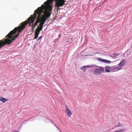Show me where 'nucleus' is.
Instances as JSON below:
<instances>
[{
    "instance_id": "1",
    "label": "nucleus",
    "mask_w": 132,
    "mask_h": 132,
    "mask_svg": "<svg viewBox=\"0 0 132 132\" xmlns=\"http://www.w3.org/2000/svg\"><path fill=\"white\" fill-rule=\"evenodd\" d=\"M35 19V17L33 19L32 16H30L28 18V20L22 22L20 24L21 26L19 25L18 27L15 28L10 31L5 38L0 40V49L4 46L10 45L12 43V41L19 36L20 33L25 28L27 24L29 23V26L32 27V30H33L36 27L33 25Z\"/></svg>"
},
{
    "instance_id": "2",
    "label": "nucleus",
    "mask_w": 132,
    "mask_h": 132,
    "mask_svg": "<svg viewBox=\"0 0 132 132\" xmlns=\"http://www.w3.org/2000/svg\"><path fill=\"white\" fill-rule=\"evenodd\" d=\"M47 8L44 4H42L40 7H38L35 11L33 15H31L30 16H32L33 19L35 17V19L37 15L38 14L37 20L34 25L35 26H36L39 22V25L42 23L43 25L46 21L50 17L51 13L50 11H47Z\"/></svg>"
},
{
    "instance_id": "3",
    "label": "nucleus",
    "mask_w": 132,
    "mask_h": 132,
    "mask_svg": "<svg viewBox=\"0 0 132 132\" xmlns=\"http://www.w3.org/2000/svg\"><path fill=\"white\" fill-rule=\"evenodd\" d=\"M53 1H55V6L57 7L56 11L57 12H58V10L61 9L59 8L60 7H62L65 5V2H66L65 0H47L46 2H45L44 5L47 8V11H50L51 14L52 6L50 5V3H52Z\"/></svg>"
},
{
    "instance_id": "4",
    "label": "nucleus",
    "mask_w": 132,
    "mask_h": 132,
    "mask_svg": "<svg viewBox=\"0 0 132 132\" xmlns=\"http://www.w3.org/2000/svg\"><path fill=\"white\" fill-rule=\"evenodd\" d=\"M104 72V69L103 67L96 66L94 68L93 73L95 75H99Z\"/></svg>"
},
{
    "instance_id": "5",
    "label": "nucleus",
    "mask_w": 132,
    "mask_h": 132,
    "mask_svg": "<svg viewBox=\"0 0 132 132\" xmlns=\"http://www.w3.org/2000/svg\"><path fill=\"white\" fill-rule=\"evenodd\" d=\"M39 26H38L35 30V32L39 34L40 31H41L43 29V24L41 23Z\"/></svg>"
},
{
    "instance_id": "6",
    "label": "nucleus",
    "mask_w": 132,
    "mask_h": 132,
    "mask_svg": "<svg viewBox=\"0 0 132 132\" xmlns=\"http://www.w3.org/2000/svg\"><path fill=\"white\" fill-rule=\"evenodd\" d=\"M65 112L67 113L68 117H70L72 114V113L71 111L68 108L67 105L66 106Z\"/></svg>"
},
{
    "instance_id": "7",
    "label": "nucleus",
    "mask_w": 132,
    "mask_h": 132,
    "mask_svg": "<svg viewBox=\"0 0 132 132\" xmlns=\"http://www.w3.org/2000/svg\"><path fill=\"white\" fill-rule=\"evenodd\" d=\"M98 60L99 61H101V62H102L104 63H110L111 62L110 61L107 60L103 59L100 58H98Z\"/></svg>"
},
{
    "instance_id": "8",
    "label": "nucleus",
    "mask_w": 132,
    "mask_h": 132,
    "mask_svg": "<svg viewBox=\"0 0 132 132\" xmlns=\"http://www.w3.org/2000/svg\"><path fill=\"white\" fill-rule=\"evenodd\" d=\"M121 68L118 67H112L111 69V70L113 72H116L121 69Z\"/></svg>"
},
{
    "instance_id": "9",
    "label": "nucleus",
    "mask_w": 132,
    "mask_h": 132,
    "mask_svg": "<svg viewBox=\"0 0 132 132\" xmlns=\"http://www.w3.org/2000/svg\"><path fill=\"white\" fill-rule=\"evenodd\" d=\"M8 100L7 99H6L3 97H0V101H1L3 103H5Z\"/></svg>"
},
{
    "instance_id": "10",
    "label": "nucleus",
    "mask_w": 132,
    "mask_h": 132,
    "mask_svg": "<svg viewBox=\"0 0 132 132\" xmlns=\"http://www.w3.org/2000/svg\"><path fill=\"white\" fill-rule=\"evenodd\" d=\"M125 64V60H122L118 64V65L120 66H121Z\"/></svg>"
},
{
    "instance_id": "11",
    "label": "nucleus",
    "mask_w": 132,
    "mask_h": 132,
    "mask_svg": "<svg viewBox=\"0 0 132 132\" xmlns=\"http://www.w3.org/2000/svg\"><path fill=\"white\" fill-rule=\"evenodd\" d=\"M111 69L110 67L109 66H107L105 67V71L106 72H110V70Z\"/></svg>"
},
{
    "instance_id": "12",
    "label": "nucleus",
    "mask_w": 132,
    "mask_h": 132,
    "mask_svg": "<svg viewBox=\"0 0 132 132\" xmlns=\"http://www.w3.org/2000/svg\"><path fill=\"white\" fill-rule=\"evenodd\" d=\"M119 55V54H118V53H114L112 54V56H111V57L115 59L116 57L117 56H118Z\"/></svg>"
},
{
    "instance_id": "13",
    "label": "nucleus",
    "mask_w": 132,
    "mask_h": 132,
    "mask_svg": "<svg viewBox=\"0 0 132 132\" xmlns=\"http://www.w3.org/2000/svg\"><path fill=\"white\" fill-rule=\"evenodd\" d=\"M39 34L38 33H35V36L34 38L33 39L34 40L35 39H36L38 37V35Z\"/></svg>"
},
{
    "instance_id": "14",
    "label": "nucleus",
    "mask_w": 132,
    "mask_h": 132,
    "mask_svg": "<svg viewBox=\"0 0 132 132\" xmlns=\"http://www.w3.org/2000/svg\"><path fill=\"white\" fill-rule=\"evenodd\" d=\"M125 130L124 129H122L121 130H118L115 131L113 132H124Z\"/></svg>"
},
{
    "instance_id": "15",
    "label": "nucleus",
    "mask_w": 132,
    "mask_h": 132,
    "mask_svg": "<svg viewBox=\"0 0 132 132\" xmlns=\"http://www.w3.org/2000/svg\"><path fill=\"white\" fill-rule=\"evenodd\" d=\"M81 68L85 72L86 71V68L84 66L82 68Z\"/></svg>"
},
{
    "instance_id": "16",
    "label": "nucleus",
    "mask_w": 132,
    "mask_h": 132,
    "mask_svg": "<svg viewBox=\"0 0 132 132\" xmlns=\"http://www.w3.org/2000/svg\"><path fill=\"white\" fill-rule=\"evenodd\" d=\"M122 125V124L121 123H119V124H118V125H117V127H121Z\"/></svg>"
},
{
    "instance_id": "17",
    "label": "nucleus",
    "mask_w": 132,
    "mask_h": 132,
    "mask_svg": "<svg viewBox=\"0 0 132 132\" xmlns=\"http://www.w3.org/2000/svg\"><path fill=\"white\" fill-rule=\"evenodd\" d=\"M42 37V36H40L39 38L37 40V41H38Z\"/></svg>"
},
{
    "instance_id": "18",
    "label": "nucleus",
    "mask_w": 132,
    "mask_h": 132,
    "mask_svg": "<svg viewBox=\"0 0 132 132\" xmlns=\"http://www.w3.org/2000/svg\"><path fill=\"white\" fill-rule=\"evenodd\" d=\"M12 132H19L18 131L16 130H14Z\"/></svg>"
}]
</instances>
